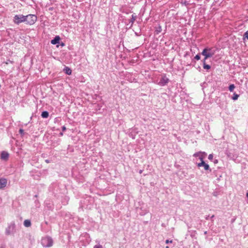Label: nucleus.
<instances>
[{
	"instance_id": "f257e3e1",
	"label": "nucleus",
	"mask_w": 248,
	"mask_h": 248,
	"mask_svg": "<svg viewBox=\"0 0 248 248\" xmlns=\"http://www.w3.org/2000/svg\"><path fill=\"white\" fill-rule=\"evenodd\" d=\"M41 244L44 248H49L53 246V240L50 236H47L42 238Z\"/></svg>"
},
{
	"instance_id": "f03ea898",
	"label": "nucleus",
	"mask_w": 248,
	"mask_h": 248,
	"mask_svg": "<svg viewBox=\"0 0 248 248\" xmlns=\"http://www.w3.org/2000/svg\"><path fill=\"white\" fill-rule=\"evenodd\" d=\"M16 232V225L14 221L10 222L5 229V234L7 235L14 234Z\"/></svg>"
},
{
	"instance_id": "7ed1b4c3",
	"label": "nucleus",
	"mask_w": 248,
	"mask_h": 248,
	"mask_svg": "<svg viewBox=\"0 0 248 248\" xmlns=\"http://www.w3.org/2000/svg\"><path fill=\"white\" fill-rule=\"evenodd\" d=\"M37 20V16L35 15L29 14L25 16V23L30 25H33Z\"/></svg>"
},
{
	"instance_id": "20e7f679",
	"label": "nucleus",
	"mask_w": 248,
	"mask_h": 248,
	"mask_svg": "<svg viewBox=\"0 0 248 248\" xmlns=\"http://www.w3.org/2000/svg\"><path fill=\"white\" fill-rule=\"evenodd\" d=\"M215 52L211 48L206 47L202 50L201 54L205 57V59H208L212 57L215 54Z\"/></svg>"
},
{
	"instance_id": "39448f33",
	"label": "nucleus",
	"mask_w": 248,
	"mask_h": 248,
	"mask_svg": "<svg viewBox=\"0 0 248 248\" xmlns=\"http://www.w3.org/2000/svg\"><path fill=\"white\" fill-rule=\"evenodd\" d=\"M13 22L17 25L22 22H25V16L23 15H16L14 17Z\"/></svg>"
},
{
	"instance_id": "423d86ee",
	"label": "nucleus",
	"mask_w": 248,
	"mask_h": 248,
	"mask_svg": "<svg viewBox=\"0 0 248 248\" xmlns=\"http://www.w3.org/2000/svg\"><path fill=\"white\" fill-rule=\"evenodd\" d=\"M169 81V79L166 76L165 74H164L160 79V80L158 83V85L160 86H164L167 85Z\"/></svg>"
},
{
	"instance_id": "0eeeda50",
	"label": "nucleus",
	"mask_w": 248,
	"mask_h": 248,
	"mask_svg": "<svg viewBox=\"0 0 248 248\" xmlns=\"http://www.w3.org/2000/svg\"><path fill=\"white\" fill-rule=\"evenodd\" d=\"M197 165L198 167H203L204 170H209L210 172L211 171V170L210 169V167H209V165L205 163L204 161L198 163H197Z\"/></svg>"
},
{
	"instance_id": "6e6552de",
	"label": "nucleus",
	"mask_w": 248,
	"mask_h": 248,
	"mask_svg": "<svg viewBox=\"0 0 248 248\" xmlns=\"http://www.w3.org/2000/svg\"><path fill=\"white\" fill-rule=\"evenodd\" d=\"M9 155L8 152L2 151L1 153V159L3 160H7L9 158Z\"/></svg>"
},
{
	"instance_id": "1a4fd4ad",
	"label": "nucleus",
	"mask_w": 248,
	"mask_h": 248,
	"mask_svg": "<svg viewBox=\"0 0 248 248\" xmlns=\"http://www.w3.org/2000/svg\"><path fill=\"white\" fill-rule=\"evenodd\" d=\"M7 181L5 178L0 179V189L3 188L6 186Z\"/></svg>"
},
{
	"instance_id": "9d476101",
	"label": "nucleus",
	"mask_w": 248,
	"mask_h": 248,
	"mask_svg": "<svg viewBox=\"0 0 248 248\" xmlns=\"http://www.w3.org/2000/svg\"><path fill=\"white\" fill-rule=\"evenodd\" d=\"M60 37L59 36H56L53 39L51 40V43L53 45H56L60 43Z\"/></svg>"
},
{
	"instance_id": "9b49d317",
	"label": "nucleus",
	"mask_w": 248,
	"mask_h": 248,
	"mask_svg": "<svg viewBox=\"0 0 248 248\" xmlns=\"http://www.w3.org/2000/svg\"><path fill=\"white\" fill-rule=\"evenodd\" d=\"M137 16L135 14H134L132 15L131 19L129 20V23H131L130 27H132L133 24H134L135 21L136 20Z\"/></svg>"
},
{
	"instance_id": "f8f14e48",
	"label": "nucleus",
	"mask_w": 248,
	"mask_h": 248,
	"mask_svg": "<svg viewBox=\"0 0 248 248\" xmlns=\"http://www.w3.org/2000/svg\"><path fill=\"white\" fill-rule=\"evenodd\" d=\"M63 71L64 72V73L68 75H71L72 74V70L71 69L69 68L68 67H65L64 69H63Z\"/></svg>"
},
{
	"instance_id": "ddd939ff",
	"label": "nucleus",
	"mask_w": 248,
	"mask_h": 248,
	"mask_svg": "<svg viewBox=\"0 0 248 248\" xmlns=\"http://www.w3.org/2000/svg\"><path fill=\"white\" fill-rule=\"evenodd\" d=\"M162 31V27L160 25H158V27L155 28V33L156 34H158Z\"/></svg>"
},
{
	"instance_id": "4468645a",
	"label": "nucleus",
	"mask_w": 248,
	"mask_h": 248,
	"mask_svg": "<svg viewBox=\"0 0 248 248\" xmlns=\"http://www.w3.org/2000/svg\"><path fill=\"white\" fill-rule=\"evenodd\" d=\"M23 224L26 227H29L31 226V222L29 219L25 220Z\"/></svg>"
},
{
	"instance_id": "2eb2a0df",
	"label": "nucleus",
	"mask_w": 248,
	"mask_h": 248,
	"mask_svg": "<svg viewBox=\"0 0 248 248\" xmlns=\"http://www.w3.org/2000/svg\"><path fill=\"white\" fill-rule=\"evenodd\" d=\"M41 116L43 118H47L49 116V113L47 111H44L41 113Z\"/></svg>"
},
{
	"instance_id": "dca6fc26",
	"label": "nucleus",
	"mask_w": 248,
	"mask_h": 248,
	"mask_svg": "<svg viewBox=\"0 0 248 248\" xmlns=\"http://www.w3.org/2000/svg\"><path fill=\"white\" fill-rule=\"evenodd\" d=\"M200 59H201L200 54H197L195 56V57L193 58V59H192V62L195 63L196 61L195 60L198 61V60H200Z\"/></svg>"
},
{
	"instance_id": "f3484780",
	"label": "nucleus",
	"mask_w": 248,
	"mask_h": 248,
	"mask_svg": "<svg viewBox=\"0 0 248 248\" xmlns=\"http://www.w3.org/2000/svg\"><path fill=\"white\" fill-rule=\"evenodd\" d=\"M206 155V153L205 152H203V153L200 156H199V159L201 160V162L204 161V158Z\"/></svg>"
},
{
	"instance_id": "a211bd4d",
	"label": "nucleus",
	"mask_w": 248,
	"mask_h": 248,
	"mask_svg": "<svg viewBox=\"0 0 248 248\" xmlns=\"http://www.w3.org/2000/svg\"><path fill=\"white\" fill-rule=\"evenodd\" d=\"M203 68L204 69H206L207 70H208L211 69V67L210 65L207 64L206 63H204V65H203Z\"/></svg>"
},
{
	"instance_id": "6ab92c4d",
	"label": "nucleus",
	"mask_w": 248,
	"mask_h": 248,
	"mask_svg": "<svg viewBox=\"0 0 248 248\" xmlns=\"http://www.w3.org/2000/svg\"><path fill=\"white\" fill-rule=\"evenodd\" d=\"M239 94H238L236 93H234L233 94V96L232 97V99L233 100H236L238 99V98L239 97Z\"/></svg>"
},
{
	"instance_id": "aec40b11",
	"label": "nucleus",
	"mask_w": 248,
	"mask_h": 248,
	"mask_svg": "<svg viewBox=\"0 0 248 248\" xmlns=\"http://www.w3.org/2000/svg\"><path fill=\"white\" fill-rule=\"evenodd\" d=\"M235 88V86L234 84H231L229 86V90L232 92H233L234 89Z\"/></svg>"
},
{
	"instance_id": "412c9836",
	"label": "nucleus",
	"mask_w": 248,
	"mask_h": 248,
	"mask_svg": "<svg viewBox=\"0 0 248 248\" xmlns=\"http://www.w3.org/2000/svg\"><path fill=\"white\" fill-rule=\"evenodd\" d=\"M243 38L244 39L247 38V39L248 40V30L243 35Z\"/></svg>"
},
{
	"instance_id": "4be33fe9",
	"label": "nucleus",
	"mask_w": 248,
	"mask_h": 248,
	"mask_svg": "<svg viewBox=\"0 0 248 248\" xmlns=\"http://www.w3.org/2000/svg\"><path fill=\"white\" fill-rule=\"evenodd\" d=\"M68 199L65 197L64 201L62 202L63 205H66L68 203Z\"/></svg>"
},
{
	"instance_id": "5701e85b",
	"label": "nucleus",
	"mask_w": 248,
	"mask_h": 248,
	"mask_svg": "<svg viewBox=\"0 0 248 248\" xmlns=\"http://www.w3.org/2000/svg\"><path fill=\"white\" fill-rule=\"evenodd\" d=\"M203 153L202 152H198V153H196L194 154L193 156L194 157H198L200 156Z\"/></svg>"
},
{
	"instance_id": "b1692460",
	"label": "nucleus",
	"mask_w": 248,
	"mask_h": 248,
	"mask_svg": "<svg viewBox=\"0 0 248 248\" xmlns=\"http://www.w3.org/2000/svg\"><path fill=\"white\" fill-rule=\"evenodd\" d=\"M19 133L22 136H23L25 134V132L24 131V130L22 129H20L19 130Z\"/></svg>"
},
{
	"instance_id": "393cba45",
	"label": "nucleus",
	"mask_w": 248,
	"mask_h": 248,
	"mask_svg": "<svg viewBox=\"0 0 248 248\" xmlns=\"http://www.w3.org/2000/svg\"><path fill=\"white\" fill-rule=\"evenodd\" d=\"M9 63H14V62L12 61H11L10 60H7L6 62H5V63L6 64H9Z\"/></svg>"
},
{
	"instance_id": "a878e982",
	"label": "nucleus",
	"mask_w": 248,
	"mask_h": 248,
	"mask_svg": "<svg viewBox=\"0 0 248 248\" xmlns=\"http://www.w3.org/2000/svg\"><path fill=\"white\" fill-rule=\"evenodd\" d=\"M208 159L210 160H212L213 159V155L212 154H210L208 155Z\"/></svg>"
},
{
	"instance_id": "bb28decb",
	"label": "nucleus",
	"mask_w": 248,
	"mask_h": 248,
	"mask_svg": "<svg viewBox=\"0 0 248 248\" xmlns=\"http://www.w3.org/2000/svg\"><path fill=\"white\" fill-rule=\"evenodd\" d=\"M183 5H185L186 6L188 4V3L187 1L185 0L184 1H182L181 2Z\"/></svg>"
},
{
	"instance_id": "cd10ccee",
	"label": "nucleus",
	"mask_w": 248,
	"mask_h": 248,
	"mask_svg": "<svg viewBox=\"0 0 248 248\" xmlns=\"http://www.w3.org/2000/svg\"><path fill=\"white\" fill-rule=\"evenodd\" d=\"M93 248H102V246L100 245H96L93 247Z\"/></svg>"
},
{
	"instance_id": "c85d7f7f",
	"label": "nucleus",
	"mask_w": 248,
	"mask_h": 248,
	"mask_svg": "<svg viewBox=\"0 0 248 248\" xmlns=\"http://www.w3.org/2000/svg\"><path fill=\"white\" fill-rule=\"evenodd\" d=\"M207 59H205V57H204V59L202 60V64L204 65V63H206V60Z\"/></svg>"
},
{
	"instance_id": "c756f323",
	"label": "nucleus",
	"mask_w": 248,
	"mask_h": 248,
	"mask_svg": "<svg viewBox=\"0 0 248 248\" xmlns=\"http://www.w3.org/2000/svg\"><path fill=\"white\" fill-rule=\"evenodd\" d=\"M172 242V240H166V241H165V243L166 244H169V243H171Z\"/></svg>"
},
{
	"instance_id": "7c9ffc66",
	"label": "nucleus",
	"mask_w": 248,
	"mask_h": 248,
	"mask_svg": "<svg viewBox=\"0 0 248 248\" xmlns=\"http://www.w3.org/2000/svg\"><path fill=\"white\" fill-rule=\"evenodd\" d=\"M120 11H121L122 12H123V13H126V14H128V12H125V10H124V9H121L120 10Z\"/></svg>"
},
{
	"instance_id": "2f4dec72",
	"label": "nucleus",
	"mask_w": 248,
	"mask_h": 248,
	"mask_svg": "<svg viewBox=\"0 0 248 248\" xmlns=\"http://www.w3.org/2000/svg\"><path fill=\"white\" fill-rule=\"evenodd\" d=\"M120 11H121L122 12H123V13H126V14H128V12H125V10H124V9H121L120 10Z\"/></svg>"
},
{
	"instance_id": "473e14b6",
	"label": "nucleus",
	"mask_w": 248,
	"mask_h": 248,
	"mask_svg": "<svg viewBox=\"0 0 248 248\" xmlns=\"http://www.w3.org/2000/svg\"><path fill=\"white\" fill-rule=\"evenodd\" d=\"M62 131H64L66 129V127L65 126H62Z\"/></svg>"
},
{
	"instance_id": "72a5a7b5",
	"label": "nucleus",
	"mask_w": 248,
	"mask_h": 248,
	"mask_svg": "<svg viewBox=\"0 0 248 248\" xmlns=\"http://www.w3.org/2000/svg\"><path fill=\"white\" fill-rule=\"evenodd\" d=\"M60 45L62 46H65V44L63 42H61V44H60Z\"/></svg>"
},
{
	"instance_id": "f704fd0d",
	"label": "nucleus",
	"mask_w": 248,
	"mask_h": 248,
	"mask_svg": "<svg viewBox=\"0 0 248 248\" xmlns=\"http://www.w3.org/2000/svg\"><path fill=\"white\" fill-rule=\"evenodd\" d=\"M221 177V175H220V176H219V177H218V178H217V180L218 181H219L220 180V177Z\"/></svg>"
},
{
	"instance_id": "c9c22d12",
	"label": "nucleus",
	"mask_w": 248,
	"mask_h": 248,
	"mask_svg": "<svg viewBox=\"0 0 248 248\" xmlns=\"http://www.w3.org/2000/svg\"><path fill=\"white\" fill-rule=\"evenodd\" d=\"M142 171H143V170H140V171H139V173H140V174H141V173H142Z\"/></svg>"
},
{
	"instance_id": "e433bc0d",
	"label": "nucleus",
	"mask_w": 248,
	"mask_h": 248,
	"mask_svg": "<svg viewBox=\"0 0 248 248\" xmlns=\"http://www.w3.org/2000/svg\"><path fill=\"white\" fill-rule=\"evenodd\" d=\"M135 34L136 36H139L140 35L137 33V32H135Z\"/></svg>"
},
{
	"instance_id": "4c0bfd02",
	"label": "nucleus",
	"mask_w": 248,
	"mask_h": 248,
	"mask_svg": "<svg viewBox=\"0 0 248 248\" xmlns=\"http://www.w3.org/2000/svg\"><path fill=\"white\" fill-rule=\"evenodd\" d=\"M60 136H62V135H63V133H62V132H61V133H60Z\"/></svg>"
},
{
	"instance_id": "58836bf2",
	"label": "nucleus",
	"mask_w": 248,
	"mask_h": 248,
	"mask_svg": "<svg viewBox=\"0 0 248 248\" xmlns=\"http://www.w3.org/2000/svg\"><path fill=\"white\" fill-rule=\"evenodd\" d=\"M46 162H47V163H49V162L48 160H46Z\"/></svg>"
},
{
	"instance_id": "ea45409f",
	"label": "nucleus",
	"mask_w": 248,
	"mask_h": 248,
	"mask_svg": "<svg viewBox=\"0 0 248 248\" xmlns=\"http://www.w3.org/2000/svg\"><path fill=\"white\" fill-rule=\"evenodd\" d=\"M217 160H216L214 161V163H217Z\"/></svg>"
},
{
	"instance_id": "a19ab883",
	"label": "nucleus",
	"mask_w": 248,
	"mask_h": 248,
	"mask_svg": "<svg viewBox=\"0 0 248 248\" xmlns=\"http://www.w3.org/2000/svg\"><path fill=\"white\" fill-rule=\"evenodd\" d=\"M0 248H4L3 247L1 246L0 247Z\"/></svg>"
},
{
	"instance_id": "79ce46f5",
	"label": "nucleus",
	"mask_w": 248,
	"mask_h": 248,
	"mask_svg": "<svg viewBox=\"0 0 248 248\" xmlns=\"http://www.w3.org/2000/svg\"><path fill=\"white\" fill-rule=\"evenodd\" d=\"M214 217V216L213 215V216H212L211 217V218H213V217Z\"/></svg>"
},
{
	"instance_id": "37998d69",
	"label": "nucleus",
	"mask_w": 248,
	"mask_h": 248,
	"mask_svg": "<svg viewBox=\"0 0 248 248\" xmlns=\"http://www.w3.org/2000/svg\"><path fill=\"white\" fill-rule=\"evenodd\" d=\"M166 248H169V247L168 246H166Z\"/></svg>"
},
{
	"instance_id": "c03bdc74",
	"label": "nucleus",
	"mask_w": 248,
	"mask_h": 248,
	"mask_svg": "<svg viewBox=\"0 0 248 248\" xmlns=\"http://www.w3.org/2000/svg\"><path fill=\"white\" fill-rule=\"evenodd\" d=\"M206 233H207V232H205L204 234H206Z\"/></svg>"
}]
</instances>
